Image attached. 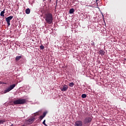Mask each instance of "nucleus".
<instances>
[{
  "label": "nucleus",
  "instance_id": "5",
  "mask_svg": "<svg viewBox=\"0 0 126 126\" xmlns=\"http://www.w3.org/2000/svg\"><path fill=\"white\" fill-rule=\"evenodd\" d=\"M13 18V16H10L5 18V20L7 22V24H8V26H10V20H11Z\"/></svg>",
  "mask_w": 126,
  "mask_h": 126
},
{
  "label": "nucleus",
  "instance_id": "17",
  "mask_svg": "<svg viewBox=\"0 0 126 126\" xmlns=\"http://www.w3.org/2000/svg\"><path fill=\"white\" fill-rule=\"evenodd\" d=\"M40 50H44V49H45V47H44L43 45H41L40 46Z\"/></svg>",
  "mask_w": 126,
  "mask_h": 126
},
{
  "label": "nucleus",
  "instance_id": "4",
  "mask_svg": "<svg viewBox=\"0 0 126 126\" xmlns=\"http://www.w3.org/2000/svg\"><path fill=\"white\" fill-rule=\"evenodd\" d=\"M15 86H16V85H15V84L10 85L9 87H8L4 91V94L8 93V92H9V91H11V90H12V89H13V88H14Z\"/></svg>",
  "mask_w": 126,
  "mask_h": 126
},
{
  "label": "nucleus",
  "instance_id": "19",
  "mask_svg": "<svg viewBox=\"0 0 126 126\" xmlns=\"http://www.w3.org/2000/svg\"><path fill=\"white\" fill-rule=\"evenodd\" d=\"M4 123V121L3 120H0V125L1 124H3Z\"/></svg>",
  "mask_w": 126,
  "mask_h": 126
},
{
  "label": "nucleus",
  "instance_id": "13",
  "mask_svg": "<svg viewBox=\"0 0 126 126\" xmlns=\"http://www.w3.org/2000/svg\"><path fill=\"white\" fill-rule=\"evenodd\" d=\"M26 14H29L30 13V8L26 9Z\"/></svg>",
  "mask_w": 126,
  "mask_h": 126
},
{
  "label": "nucleus",
  "instance_id": "16",
  "mask_svg": "<svg viewBox=\"0 0 126 126\" xmlns=\"http://www.w3.org/2000/svg\"><path fill=\"white\" fill-rule=\"evenodd\" d=\"M82 98H86L87 97V95L86 94H83L81 95Z\"/></svg>",
  "mask_w": 126,
  "mask_h": 126
},
{
  "label": "nucleus",
  "instance_id": "10",
  "mask_svg": "<svg viewBox=\"0 0 126 126\" xmlns=\"http://www.w3.org/2000/svg\"><path fill=\"white\" fill-rule=\"evenodd\" d=\"M98 54L99 55H101V56H104L105 55V52L104 51V50H100L99 51V53Z\"/></svg>",
  "mask_w": 126,
  "mask_h": 126
},
{
  "label": "nucleus",
  "instance_id": "18",
  "mask_svg": "<svg viewBox=\"0 0 126 126\" xmlns=\"http://www.w3.org/2000/svg\"><path fill=\"white\" fill-rule=\"evenodd\" d=\"M43 125H45V126H48V125H47L46 124V120H44V121L42 122Z\"/></svg>",
  "mask_w": 126,
  "mask_h": 126
},
{
  "label": "nucleus",
  "instance_id": "9",
  "mask_svg": "<svg viewBox=\"0 0 126 126\" xmlns=\"http://www.w3.org/2000/svg\"><path fill=\"white\" fill-rule=\"evenodd\" d=\"M46 115H47V113L44 112L43 114V115H41L39 117V120H40V121H42V119H44V118H45V117H46Z\"/></svg>",
  "mask_w": 126,
  "mask_h": 126
},
{
  "label": "nucleus",
  "instance_id": "22",
  "mask_svg": "<svg viewBox=\"0 0 126 126\" xmlns=\"http://www.w3.org/2000/svg\"><path fill=\"white\" fill-rule=\"evenodd\" d=\"M35 114L36 115H39V112H36Z\"/></svg>",
  "mask_w": 126,
  "mask_h": 126
},
{
  "label": "nucleus",
  "instance_id": "8",
  "mask_svg": "<svg viewBox=\"0 0 126 126\" xmlns=\"http://www.w3.org/2000/svg\"><path fill=\"white\" fill-rule=\"evenodd\" d=\"M67 89H68V86H67L66 85H64L63 86V88H61V91H66V90H67Z\"/></svg>",
  "mask_w": 126,
  "mask_h": 126
},
{
  "label": "nucleus",
  "instance_id": "1",
  "mask_svg": "<svg viewBox=\"0 0 126 126\" xmlns=\"http://www.w3.org/2000/svg\"><path fill=\"white\" fill-rule=\"evenodd\" d=\"M45 21H46L48 24H52L53 23V20L54 18H53V14L50 12L46 13L44 15Z\"/></svg>",
  "mask_w": 126,
  "mask_h": 126
},
{
  "label": "nucleus",
  "instance_id": "25",
  "mask_svg": "<svg viewBox=\"0 0 126 126\" xmlns=\"http://www.w3.org/2000/svg\"><path fill=\"white\" fill-rule=\"evenodd\" d=\"M73 1H75L74 0H73Z\"/></svg>",
  "mask_w": 126,
  "mask_h": 126
},
{
  "label": "nucleus",
  "instance_id": "15",
  "mask_svg": "<svg viewBox=\"0 0 126 126\" xmlns=\"http://www.w3.org/2000/svg\"><path fill=\"white\" fill-rule=\"evenodd\" d=\"M74 86V83H73V82L70 83L69 84V86L70 87H73Z\"/></svg>",
  "mask_w": 126,
  "mask_h": 126
},
{
  "label": "nucleus",
  "instance_id": "6",
  "mask_svg": "<svg viewBox=\"0 0 126 126\" xmlns=\"http://www.w3.org/2000/svg\"><path fill=\"white\" fill-rule=\"evenodd\" d=\"M34 121L35 118H31L26 121V124L27 125H31L34 123Z\"/></svg>",
  "mask_w": 126,
  "mask_h": 126
},
{
  "label": "nucleus",
  "instance_id": "24",
  "mask_svg": "<svg viewBox=\"0 0 126 126\" xmlns=\"http://www.w3.org/2000/svg\"><path fill=\"white\" fill-rule=\"evenodd\" d=\"M11 126H13V124H12V125Z\"/></svg>",
  "mask_w": 126,
  "mask_h": 126
},
{
  "label": "nucleus",
  "instance_id": "20",
  "mask_svg": "<svg viewBox=\"0 0 126 126\" xmlns=\"http://www.w3.org/2000/svg\"><path fill=\"white\" fill-rule=\"evenodd\" d=\"M0 84H5L3 82H0Z\"/></svg>",
  "mask_w": 126,
  "mask_h": 126
},
{
  "label": "nucleus",
  "instance_id": "7",
  "mask_svg": "<svg viewBox=\"0 0 126 126\" xmlns=\"http://www.w3.org/2000/svg\"><path fill=\"white\" fill-rule=\"evenodd\" d=\"M83 124H82V121L79 120V121H77L75 123V126H82Z\"/></svg>",
  "mask_w": 126,
  "mask_h": 126
},
{
  "label": "nucleus",
  "instance_id": "14",
  "mask_svg": "<svg viewBox=\"0 0 126 126\" xmlns=\"http://www.w3.org/2000/svg\"><path fill=\"white\" fill-rule=\"evenodd\" d=\"M73 12H74V9L73 8H71L70 10H69V13L70 14L73 13Z\"/></svg>",
  "mask_w": 126,
  "mask_h": 126
},
{
  "label": "nucleus",
  "instance_id": "23",
  "mask_svg": "<svg viewBox=\"0 0 126 126\" xmlns=\"http://www.w3.org/2000/svg\"><path fill=\"white\" fill-rule=\"evenodd\" d=\"M98 0H95L96 2H97V1H98Z\"/></svg>",
  "mask_w": 126,
  "mask_h": 126
},
{
  "label": "nucleus",
  "instance_id": "2",
  "mask_svg": "<svg viewBox=\"0 0 126 126\" xmlns=\"http://www.w3.org/2000/svg\"><path fill=\"white\" fill-rule=\"evenodd\" d=\"M26 103V99H19L13 101L15 105H23Z\"/></svg>",
  "mask_w": 126,
  "mask_h": 126
},
{
  "label": "nucleus",
  "instance_id": "12",
  "mask_svg": "<svg viewBox=\"0 0 126 126\" xmlns=\"http://www.w3.org/2000/svg\"><path fill=\"white\" fill-rule=\"evenodd\" d=\"M21 58H22V56H17L15 59L16 62H18V61H19V60H20V59H21Z\"/></svg>",
  "mask_w": 126,
  "mask_h": 126
},
{
  "label": "nucleus",
  "instance_id": "3",
  "mask_svg": "<svg viewBox=\"0 0 126 126\" xmlns=\"http://www.w3.org/2000/svg\"><path fill=\"white\" fill-rule=\"evenodd\" d=\"M91 122H92V117L90 116L87 117L84 120V125H90Z\"/></svg>",
  "mask_w": 126,
  "mask_h": 126
},
{
  "label": "nucleus",
  "instance_id": "21",
  "mask_svg": "<svg viewBox=\"0 0 126 126\" xmlns=\"http://www.w3.org/2000/svg\"><path fill=\"white\" fill-rule=\"evenodd\" d=\"M91 45H92V46H94V45H95V43H94V42H92V43H91Z\"/></svg>",
  "mask_w": 126,
  "mask_h": 126
},
{
  "label": "nucleus",
  "instance_id": "11",
  "mask_svg": "<svg viewBox=\"0 0 126 126\" xmlns=\"http://www.w3.org/2000/svg\"><path fill=\"white\" fill-rule=\"evenodd\" d=\"M5 9H4L3 11H2L0 14V16H2V17H4V13H5Z\"/></svg>",
  "mask_w": 126,
  "mask_h": 126
}]
</instances>
